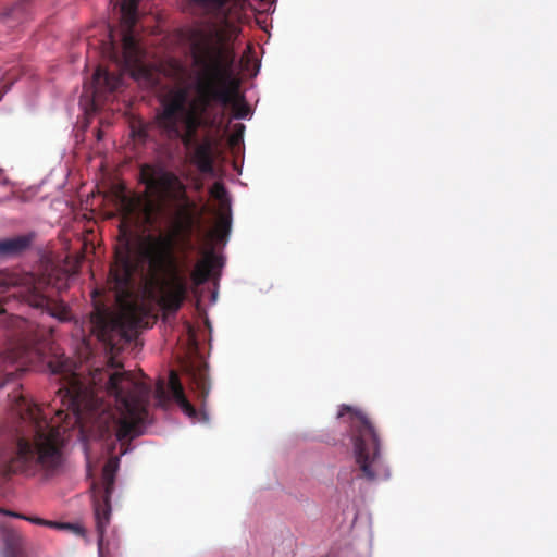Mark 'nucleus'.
<instances>
[{
  "mask_svg": "<svg viewBox=\"0 0 557 557\" xmlns=\"http://www.w3.org/2000/svg\"><path fill=\"white\" fill-rule=\"evenodd\" d=\"M194 63L202 69L196 83L197 100L189 101V89L184 86L171 89L162 101L158 124L170 139H181L189 145L202 124V115L212 102L230 107L234 117L246 119L250 107L239 92L240 83L233 75L235 53L225 46H212L210 37L201 29L191 30Z\"/></svg>",
  "mask_w": 557,
  "mask_h": 557,
  "instance_id": "nucleus-1",
  "label": "nucleus"
},
{
  "mask_svg": "<svg viewBox=\"0 0 557 557\" xmlns=\"http://www.w3.org/2000/svg\"><path fill=\"white\" fill-rule=\"evenodd\" d=\"M52 374H60L62 384L59 393H64L69 408L78 416L86 411L92 421V429L108 443V453L113 454L116 442L120 455L131 450V442L144 434L148 419L150 387L137 381L129 371H115L104 381L102 393L114 399L115 406L106 404L95 388H88L71 369L69 360L50 361Z\"/></svg>",
  "mask_w": 557,
  "mask_h": 557,
  "instance_id": "nucleus-2",
  "label": "nucleus"
},
{
  "mask_svg": "<svg viewBox=\"0 0 557 557\" xmlns=\"http://www.w3.org/2000/svg\"><path fill=\"white\" fill-rule=\"evenodd\" d=\"M145 263L148 284L158 292L157 304L165 314H175L187 297L188 282L180 271L173 237L147 234L139 236L134 247L128 230L122 224L120 246L108 276V285L120 305L132 297L135 273L144 272Z\"/></svg>",
  "mask_w": 557,
  "mask_h": 557,
  "instance_id": "nucleus-3",
  "label": "nucleus"
},
{
  "mask_svg": "<svg viewBox=\"0 0 557 557\" xmlns=\"http://www.w3.org/2000/svg\"><path fill=\"white\" fill-rule=\"evenodd\" d=\"M139 176L147 191L158 200V203L144 200L137 195H128L124 190L117 191L116 200L126 220L140 214L146 225L153 226L164 205H173L180 211H188L194 206L187 194V186L176 173L164 165L144 163Z\"/></svg>",
  "mask_w": 557,
  "mask_h": 557,
  "instance_id": "nucleus-4",
  "label": "nucleus"
},
{
  "mask_svg": "<svg viewBox=\"0 0 557 557\" xmlns=\"http://www.w3.org/2000/svg\"><path fill=\"white\" fill-rule=\"evenodd\" d=\"M63 446L64 440L59 426L46 421L44 424L36 422L32 438H17L13 453L5 462V472L28 476L38 473L54 475L64 461Z\"/></svg>",
  "mask_w": 557,
  "mask_h": 557,
  "instance_id": "nucleus-5",
  "label": "nucleus"
},
{
  "mask_svg": "<svg viewBox=\"0 0 557 557\" xmlns=\"http://www.w3.org/2000/svg\"><path fill=\"white\" fill-rule=\"evenodd\" d=\"M349 413V438L352 444L357 478L368 482L387 479L389 471L381 454L379 433L361 410L343 405L338 417Z\"/></svg>",
  "mask_w": 557,
  "mask_h": 557,
  "instance_id": "nucleus-6",
  "label": "nucleus"
},
{
  "mask_svg": "<svg viewBox=\"0 0 557 557\" xmlns=\"http://www.w3.org/2000/svg\"><path fill=\"white\" fill-rule=\"evenodd\" d=\"M138 0H123L121 3V26H122V61L126 69L133 72L135 77L148 78L151 73L144 64V50L135 35L137 23Z\"/></svg>",
  "mask_w": 557,
  "mask_h": 557,
  "instance_id": "nucleus-7",
  "label": "nucleus"
},
{
  "mask_svg": "<svg viewBox=\"0 0 557 557\" xmlns=\"http://www.w3.org/2000/svg\"><path fill=\"white\" fill-rule=\"evenodd\" d=\"M119 456H111L102 470L101 487L92 486L94 490V516L98 545L101 549L104 533L111 517V495L114 490L115 473L119 468Z\"/></svg>",
  "mask_w": 557,
  "mask_h": 557,
  "instance_id": "nucleus-8",
  "label": "nucleus"
},
{
  "mask_svg": "<svg viewBox=\"0 0 557 557\" xmlns=\"http://www.w3.org/2000/svg\"><path fill=\"white\" fill-rule=\"evenodd\" d=\"M47 289L48 284L44 277L26 274L23 277V288L20 295L29 306L46 311L59 321L69 320L70 312L66 306L61 301L52 299Z\"/></svg>",
  "mask_w": 557,
  "mask_h": 557,
  "instance_id": "nucleus-9",
  "label": "nucleus"
},
{
  "mask_svg": "<svg viewBox=\"0 0 557 557\" xmlns=\"http://www.w3.org/2000/svg\"><path fill=\"white\" fill-rule=\"evenodd\" d=\"M124 84V76L121 72H110L98 66L89 83L84 85V94L91 97L92 106L96 109L107 101L108 96L119 90Z\"/></svg>",
  "mask_w": 557,
  "mask_h": 557,
  "instance_id": "nucleus-10",
  "label": "nucleus"
},
{
  "mask_svg": "<svg viewBox=\"0 0 557 557\" xmlns=\"http://www.w3.org/2000/svg\"><path fill=\"white\" fill-rule=\"evenodd\" d=\"M16 327L15 336L25 350L40 351L41 346L49 344L52 330L46 331L39 325L16 317L13 320Z\"/></svg>",
  "mask_w": 557,
  "mask_h": 557,
  "instance_id": "nucleus-11",
  "label": "nucleus"
},
{
  "mask_svg": "<svg viewBox=\"0 0 557 557\" xmlns=\"http://www.w3.org/2000/svg\"><path fill=\"white\" fill-rule=\"evenodd\" d=\"M91 320L103 341L109 339L112 331L123 332V318H112L108 312L97 310Z\"/></svg>",
  "mask_w": 557,
  "mask_h": 557,
  "instance_id": "nucleus-12",
  "label": "nucleus"
},
{
  "mask_svg": "<svg viewBox=\"0 0 557 557\" xmlns=\"http://www.w3.org/2000/svg\"><path fill=\"white\" fill-rule=\"evenodd\" d=\"M33 239V234L0 239V257H13L23 253L30 247Z\"/></svg>",
  "mask_w": 557,
  "mask_h": 557,
  "instance_id": "nucleus-13",
  "label": "nucleus"
},
{
  "mask_svg": "<svg viewBox=\"0 0 557 557\" xmlns=\"http://www.w3.org/2000/svg\"><path fill=\"white\" fill-rule=\"evenodd\" d=\"M2 540V557H28L24 549V540L18 532L12 529H4Z\"/></svg>",
  "mask_w": 557,
  "mask_h": 557,
  "instance_id": "nucleus-14",
  "label": "nucleus"
},
{
  "mask_svg": "<svg viewBox=\"0 0 557 557\" xmlns=\"http://www.w3.org/2000/svg\"><path fill=\"white\" fill-rule=\"evenodd\" d=\"M169 388L171 391L173 399L181 407L183 412L187 414L189 418H196L197 411L195 407L187 399L184 388L180 382V379L175 372L170 373L169 377Z\"/></svg>",
  "mask_w": 557,
  "mask_h": 557,
  "instance_id": "nucleus-15",
  "label": "nucleus"
},
{
  "mask_svg": "<svg viewBox=\"0 0 557 557\" xmlns=\"http://www.w3.org/2000/svg\"><path fill=\"white\" fill-rule=\"evenodd\" d=\"M32 12V0H17L2 13V20L12 27L25 21Z\"/></svg>",
  "mask_w": 557,
  "mask_h": 557,
  "instance_id": "nucleus-16",
  "label": "nucleus"
},
{
  "mask_svg": "<svg viewBox=\"0 0 557 557\" xmlns=\"http://www.w3.org/2000/svg\"><path fill=\"white\" fill-rule=\"evenodd\" d=\"M194 162L201 173H213V150L210 140L197 145L194 152Z\"/></svg>",
  "mask_w": 557,
  "mask_h": 557,
  "instance_id": "nucleus-17",
  "label": "nucleus"
},
{
  "mask_svg": "<svg viewBox=\"0 0 557 557\" xmlns=\"http://www.w3.org/2000/svg\"><path fill=\"white\" fill-rule=\"evenodd\" d=\"M218 261V258L213 253H210L203 260L197 262L190 274L194 286L198 287L210 278L211 271Z\"/></svg>",
  "mask_w": 557,
  "mask_h": 557,
  "instance_id": "nucleus-18",
  "label": "nucleus"
},
{
  "mask_svg": "<svg viewBox=\"0 0 557 557\" xmlns=\"http://www.w3.org/2000/svg\"><path fill=\"white\" fill-rule=\"evenodd\" d=\"M231 223V208L230 205H227V208L222 209L218 216L215 233L219 239H224V237H226L230 234Z\"/></svg>",
  "mask_w": 557,
  "mask_h": 557,
  "instance_id": "nucleus-19",
  "label": "nucleus"
},
{
  "mask_svg": "<svg viewBox=\"0 0 557 557\" xmlns=\"http://www.w3.org/2000/svg\"><path fill=\"white\" fill-rule=\"evenodd\" d=\"M191 2L209 14H220L228 0H191Z\"/></svg>",
  "mask_w": 557,
  "mask_h": 557,
  "instance_id": "nucleus-20",
  "label": "nucleus"
},
{
  "mask_svg": "<svg viewBox=\"0 0 557 557\" xmlns=\"http://www.w3.org/2000/svg\"><path fill=\"white\" fill-rule=\"evenodd\" d=\"M190 377H191L193 385L199 393V396L202 398H206L208 396L209 389H210L206 373L200 370L193 371L190 373Z\"/></svg>",
  "mask_w": 557,
  "mask_h": 557,
  "instance_id": "nucleus-21",
  "label": "nucleus"
},
{
  "mask_svg": "<svg viewBox=\"0 0 557 557\" xmlns=\"http://www.w3.org/2000/svg\"><path fill=\"white\" fill-rule=\"evenodd\" d=\"M210 194L221 202L222 209L227 208V205H230L226 199L227 191L222 183L215 182L210 189Z\"/></svg>",
  "mask_w": 557,
  "mask_h": 557,
  "instance_id": "nucleus-22",
  "label": "nucleus"
},
{
  "mask_svg": "<svg viewBox=\"0 0 557 557\" xmlns=\"http://www.w3.org/2000/svg\"><path fill=\"white\" fill-rule=\"evenodd\" d=\"M2 513L7 515V516H10V517H15V518H21V519H25L34 524H38V525H44V523H46V520L45 519H41V518H38V517H26L24 515H21V513H16V512H13V511H10V510H4L2 511Z\"/></svg>",
  "mask_w": 557,
  "mask_h": 557,
  "instance_id": "nucleus-23",
  "label": "nucleus"
},
{
  "mask_svg": "<svg viewBox=\"0 0 557 557\" xmlns=\"http://www.w3.org/2000/svg\"><path fill=\"white\" fill-rule=\"evenodd\" d=\"M44 525L53 528V529L65 530V529H67V527H70V523H62V522L46 520V523H44Z\"/></svg>",
  "mask_w": 557,
  "mask_h": 557,
  "instance_id": "nucleus-24",
  "label": "nucleus"
},
{
  "mask_svg": "<svg viewBox=\"0 0 557 557\" xmlns=\"http://www.w3.org/2000/svg\"><path fill=\"white\" fill-rule=\"evenodd\" d=\"M132 134L134 137L140 140H145L147 137V131L143 126H139L138 128H133Z\"/></svg>",
  "mask_w": 557,
  "mask_h": 557,
  "instance_id": "nucleus-25",
  "label": "nucleus"
},
{
  "mask_svg": "<svg viewBox=\"0 0 557 557\" xmlns=\"http://www.w3.org/2000/svg\"><path fill=\"white\" fill-rule=\"evenodd\" d=\"M66 530H71L74 533H76L78 535H82V536L85 535V529L82 525H79V524H71L70 523V527H67Z\"/></svg>",
  "mask_w": 557,
  "mask_h": 557,
  "instance_id": "nucleus-26",
  "label": "nucleus"
},
{
  "mask_svg": "<svg viewBox=\"0 0 557 557\" xmlns=\"http://www.w3.org/2000/svg\"><path fill=\"white\" fill-rule=\"evenodd\" d=\"M131 320H132L131 321L132 326L136 327L138 325V323H139V320L137 318H135V317H131Z\"/></svg>",
  "mask_w": 557,
  "mask_h": 557,
  "instance_id": "nucleus-27",
  "label": "nucleus"
},
{
  "mask_svg": "<svg viewBox=\"0 0 557 557\" xmlns=\"http://www.w3.org/2000/svg\"><path fill=\"white\" fill-rule=\"evenodd\" d=\"M98 375H102V373H101V372H99V373H98ZM97 380H98V379H97V373H95V374L92 375V377H91V382H92V384L95 385V387H96V386H97V384H98Z\"/></svg>",
  "mask_w": 557,
  "mask_h": 557,
  "instance_id": "nucleus-28",
  "label": "nucleus"
},
{
  "mask_svg": "<svg viewBox=\"0 0 557 557\" xmlns=\"http://www.w3.org/2000/svg\"><path fill=\"white\" fill-rule=\"evenodd\" d=\"M111 366L114 368H122V364L120 362H114L113 360H111Z\"/></svg>",
  "mask_w": 557,
  "mask_h": 557,
  "instance_id": "nucleus-29",
  "label": "nucleus"
},
{
  "mask_svg": "<svg viewBox=\"0 0 557 557\" xmlns=\"http://www.w3.org/2000/svg\"><path fill=\"white\" fill-rule=\"evenodd\" d=\"M57 414H58V416H61V414H63V411H62V410H58V411H57Z\"/></svg>",
  "mask_w": 557,
  "mask_h": 557,
  "instance_id": "nucleus-30",
  "label": "nucleus"
},
{
  "mask_svg": "<svg viewBox=\"0 0 557 557\" xmlns=\"http://www.w3.org/2000/svg\"><path fill=\"white\" fill-rule=\"evenodd\" d=\"M159 389H160V393H163V386L162 385H160Z\"/></svg>",
  "mask_w": 557,
  "mask_h": 557,
  "instance_id": "nucleus-31",
  "label": "nucleus"
},
{
  "mask_svg": "<svg viewBox=\"0 0 557 557\" xmlns=\"http://www.w3.org/2000/svg\"><path fill=\"white\" fill-rule=\"evenodd\" d=\"M3 509L0 508V512L2 513Z\"/></svg>",
  "mask_w": 557,
  "mask_h": 557,
  "instance_id": "nucleus-32",
  "label": "nucleus"
}]
</instances>
